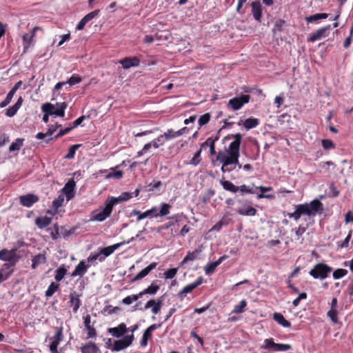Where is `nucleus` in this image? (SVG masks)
<instances>
[{
    "instance_id": "nucleus-1",
    "label": "nucleus",
    "mask_w": 353,
    "mask_h": 353,
    "mask_svg": "<svg viewBox=\"0 0 353 353\" xmlns=\"http://www.w3.org/2000/svg\"><path fill=\"white\" fill-rule=\"evenodd\" d=\"M242 136L240 133L226 136L223 139V143L232 140L228 148L225 149V155H222V172L226 170H233L236 165L241 168L242 165L239 163V148Z\"/></svg>"
},
{
    "instance_id": "nucleus-2",
    "label": "nucleus",
    "mask_w": 353,
    "mask_h": 353,
    "mask_svg": "<svg viewBox=\"0 0 353 353\" xmlns=\"http://www.w3.org/2000/svg\"><path fill=\"white\" fill-rule=\"evenodd\" d=\"M323 211V204L318 200L314 199L309 203L299 204L295 205V211L292 213H288L290 218L298 221L301 215H307L309 217L314 216L317 213Z\"/></svg>"
},
{
    "instance_id": "nucleus-3",
    "label": "nucleus",
    "mask_w": 353,
    "mask_h": 353,
    "mask_svg": "<svg viewBox=\"0 0 353 353\" xmlns=\"http://www.w3.org/2000/svg\"><path fill=\"white\" fill-rule=\"evenodd\" d=\"M138 328H139V325H137V324H135L133 326L128 328V331L132 332L131 334L125 335L122 339L114 341L112 345H111V342H112L111 339H109L107 343V344H109V345H110L109 348L112 352H119V351L123 350L127 348L128 347L130 346L134 340V336L133 333L137 330H138Z\"/></svg>"
},
{
    "instance_id": "nucleus-4",
    "label": "nucleus",
    "mask_w": 353,
    "mask_h": 353,
    "mask_svg": "<svg viewBox=\"0 0 353 353\" xmlns=\"http://www.w3.org/2000/svg\"><path fill=\"white\" fill-rule=\"evenodd\" d=\"M332 271L331 267L325 263H320L315 265L309 274L315 279L323 280L326 279Z\"/></svg>"
},
{
    "instance_id": "nucleus-5",
    "label": "nucleus",
    "mask_w": 353,
    "mask_h": 353,
    "mask_svg": "<svg viewBox=\"0 0 353 353\" xmlns=\"http://www.w3.org/2000/svg\"><path fill=\"white\" fill-rule=\"evenodd\" d=\"M112 203L110 200H107L105 203V208L100 210L94 212L91 216L90 219L92 221L102 222L109 217L112 212L113 208Z\"/></svg>"
},
{
    "instance_id": "nucleus-6",
    "label": "nucleus",
    "mask_w": 353,
    "mask_h": 353,
    "mask_svg": "<svg viewBox=\"0 0 353 353\" xmlns=\"http://www.w3.org/2000/svg\"><path fill=\"white\" fill-rule=\"evenodd\" d=\"M261 347L276 352H286L292 348L288 344L276 343L272 339H265Z\"/></svg>"
},
{
    "instance_id": "nucleus-7",
    "label": "nucleus",
    "mask_w": 353,
    "mask_h": 353,
    "mask_svg": "<svg viewBox=\"0 0 353 353\" xmlns=\"http://www.w3.org/2000/svg\"><path fill=\"white\" fill-rule=\"evenodd\" d=\"M63 339V327H56L54 335L49 338L50 341L49 347L51 353H58L57 347Z\"/></svg>"
},
{
    "instance_id": "nucleus-8",
    "label": "nucleus",
    "mask_w": 353,
    "mask_h": 353,
    "mask_svg": "<svg viewBox=\"0 0 353 353\" xmlns=\"http://www.w3.org/2000/svg\"><path fill=\"white\" fill-rule=\"evenodd\" d=\"M19 257L17 255V251L14 249L8 250L7 249H3L0 250V260L3 261L8 262V264L14 266L17 262Z\"/></svg>"
},
{
    "instance_id": "nucleus-9",
    "label": "nucleus",
    "mask_w": 353,
    "mask_h": 353,
    "mask_svg": "<svg viewBox=\"0 0 353 353\" xmlns=\"http://www.w3.org/2000/svg\"><path fill=\"white\" fill-rule=\"evenodd\" d=\"M250 101V96L248 94H243L240 97H236L231 99L228 102V106L234 110H237L241 107L248 103Z\"/></svg>"
},
{
    "instance_id": "nucleus-10",
    "label": "nucleus",
    "mask_w": 353,
    "mask_h": 353,
    "mask_svg": "<svg viewBox=\"0 0 353 353\" xmlns=\"http://www.w3.org/2000/svg\"><path fill=\"white\" fill-rule=\"evenodd\" d=\"M330 30V25H327L325 27L319 28L316 32L310 34V36L307 39V41L310 42H314L315 41L321 39L322 38H325L328 36Z\"/></svg>"
},
{
    "instance_id": "nucleus-11",
    "label": "nucleus",
    "mask_w": 353,
    "mask_h": 353,
    "mask_svg": "<svg viewBox=\"0 0 353 353\" xmlns=\"http://www.w3.org/2000/svg\"><path fill=\"white\" fill-rule=\"evenodd\" d=\"M128 332V329L124 323H121L117 327H110L108 329V332L111 336L115 338H121L125 336V334Z\"/></svg>"
},
{
    "instance_id": "nucleus-12",
    "label": "nucleus",
    "mask_w": 353,
    "mask_h": 353,
    "mask_svg": "<svg viewBox=\"0 0 353 353\" xmlns=\"http://www.w3.org/2000/svg\"><path fill=\"white\" fill-rule=\"evenodd\" d=\"M75 182L73 179L69 180L64 187L62 188L61 192L63 196H65L67 201L71 200L75 195Z\"/></svg>"
},
{
    "instance_id": "nucleus-13",
    "label": "nucleus",
    "mask_w": 353,
    "mask_h": 353,
    "mask_svg": "<svg viewBox=\"0 0 353 353\" xmlns=\"http://www.w3.org/2000/svg\"><path fill=\"white\" fill-rule=\"evenodd\" d=\"M41 28L35 26L30 32L26 33L23 35V51L25 52L29 48L31 44L34 43V37L37 30H40Z\"/></svg>"
},
{
    "instance_id": "nucleus-14",
    "label": "nucleus",
    "mask_w": 353,
    "mask_h": 353,
    "mask_svg": "<svg viewBox=\"0 0 353 353\" xmlns=\"http://www.w3.org/2000/svg\"><path fill=\"white\" fill-rule=\"evenodd\" d=\"M20 203L22 205L30 208L34 203L39 201V197L32 194H28L26 195L21 196L19 197Z\"/></svg>"
},
{
    "instance_id": "nucleus-15",
    "label": "nucleus",
    "mask_w": 353,
    "mask_h": 353,
    "mask_svg": "<svg viewBox=\"0 0 353 353\" xmlns=\"http://www.w3.org/2000/svg\"><path fill=\"white\" fill-rule=\"evenodd\" d=\"M83 323L85 327V329L88 331V339L94 338L97 336V331L95 328L93 327V325H91V316L90 314H87L83 316Z\"/></svg>"
},
{
    "instance_id": "nucleus-16",
    "label": "nucleus",
    "mask_w": 353,
    "mask_h": 353,
    "mask_svg": "<svg viewBox=\"0 0 353 353\" xmlns=\"http://www.w3.org/2000/svg\"><path fill=\"white\" fill-rule=\"evenodd\" d=\"M157 212V208L156 207H153L150 210H148L144 212H141L139 210H133L132 211V214L134 216H137V220L138 221L145 219L147 217H152L154 216V214Z\"/></svg>"
},
{
    "instance_id": "nucleus-17",
    "label": "nucleus",
    "mask_w": 353,
    "mask_h": 353,
    "mask_svg": "<svg viewBox=\"0 0 353 353\" xmlns=\"http://www.w3.org/2000/svg\"><path fill=\"white\" fill-rule=\"evenodd\" d=\"M125 244V241L120 242L112 245H110L101 249L99 251L101 256H104V259L111 255L117 249L120 248L121 245Z\"/></svg>"
},
{
    "instance_id": "nucleus-18",
    "label": "nucleus",
    "mask_w": 353,
    "mask_h": 353,
    "mask_svg": "<svg viewBox=\"0 0 353 353\" xmlns=\"http://www.w3.org/2000/svg\"><path fill=\"white\" fill-rule=\"evenodd\" d=\"M157 265V263H152L148 266L143 269L140 272H139L131 281V282H134L138 280H141L143 278L145 277L152 270L156 268Z\"/></svg>"
},
{
    "instance_id": "nucleus-19",
    "label": "nucleus",
    "mask_w": 353,
    "mask_h": 353,
    "mask_svg": "<svg viewBox=\"0 0 353 353\" xmlns=\"http://www.w3.org/2000/svg\"><path fill=\"white\" fill-rule=\"evenodd\" d=\"M88 268L89 265L85 264L84 261H81L75 267L74 271L72 272L71 276H83L87 272Z\"/></svg>"
},
{
    "instance_id": "nucleus-20",
    "label": "nucleus",
    "mask_w": 353,
    "mask_h": 353,
    "mask_svg": "<svg viewBox=\"0 0 353 353\" xmlns=\"http://www.w3.org/2000/svg\"><path fill=\"white\" fill-rule=\"evenodd\" d=\"M119 63L122 65L124 69H129L131 67L138 66L139 65L140 61L137 57H126L120 60Z\"/></svg>"
},
{
    "instance_id": "nucleus-21",
    "label": "nucleus",
    "mask_w": 353,
    "mask_h": 353,
    "mask_svg": "<svg viewBox=\"0 0 353 353\" xmlns=\"http://www.w3.org/2000/svg\"><path fill=\"white\" fill-rule=\"evenodd\" d=\"M162 307V301L158 300L156 301L154 299H150L145 305V308L148 309L152 307V312L154 314H158Z\"/></svg>"
},
{
    "instance_id": "nucleus-22",
    "label": "nucleus",
    "mask_w": 353,
    "mask_h": 353,
    "mask_svg": "<svg viewBox=\"0 0 353 353\" xmlns=\"http://www.w3.org/2000/svg\"><path fill=\"white\" fill-rule=\"evenodd\" d=\"M203 279L202 277H199L194 282L187 285L185 286L183 290L180 292L179 295L182 296L183 294H185L191 292L193 290L197 288L203 283Z\"/></svg>"
},
{
    "instance_id": "nucleus-23",
    "label": "nucleus",
    "mask_w": 353,
    "mask_h": 353,
    "mask_svg": "<svg viewBox=\"0 0 353 353\" xmlns=\"http://www.w3.org/2000/svg\"><path fill=\"white\" fill-rule=\"evenodd\" d=\"M70 303L73 312L76 313L81 304L79 296L76 292L70 294Z\"/></svg>"
},
{
    "instance_id": "nucleus-24",
    "label": "nucleus",
    "mask_w": 353,
    "mask_h": 353,
    "mask_svg": "<svg viewBox=\"0 0 353 353\" xmlns=\"http://www.w3.org/2000/svg\"><path fill=\"white\" fill-rule=\"evenodd\" d=\"M252 13L254 19L260 21L262 14L261 4L259 1H254L252 3Z\"/></svg>"
},
{
    "instance_id": "nucleus-25",
    "label": "nucleus",
    "mask_w": 353,
    "mask_h": 353,
    "mask_svg": "<svg viewBox=\"0 0 353 353\" xmlns=\"http://www.w3.org/2000/svg\"><path fill=\"white\" fill-rule=\"evenodd\" d=\"M237 212L243 216H254L256 210L252 206L244 205L237 209Z\"/></svg>"
},
{
    "instance_id": "nucleus-26",
    "label": "nucleus",
    "mask_w": 353,
    "mask_h": 353,
    "mask_svg": "<svg viewBox=\"0 0 353 353\" xmlns=\"http://www.w3.org/2000/svg\"><path fill=\"white\" fill-rule=\"evenodd\" d=\"M132 197V194L130 192H123L118 197H110L109 199L110 201L112 203L113 205L117 204L119 202L126 201L130 200Z\"/></svg>"
},
{
    "instance_id": "nucleus-27",
    "label": "nucleus",
    "mask_w": 353,
    "mask_h": 353,
    "mask_svg": "<svg viewBox=\"0 0 353 353\" xmlns=\"http://www.w3.org/2000/svg\"><path fill=\"white\" fill-rule=\"evenodd\" d=\"M22 103H23V99L21 97H20L18 99L16 103L14 105L10 107L7 110L6 114L9 117H12L13 116H14L17 114L18 110L21 108Z\"/></svg>"
},
{
    "instance_id": "nucleus-28",
    "label": "nucleus",
    "mask_w": 353,
    "mask_h": 353,
    "mask_svg": "<svg viewBox=\"0 0 353 353\" xmlns=\"http://www.w3.org/2000/svg\"><path fill=\"white\" fill-rule=\"evenodd\" d=\"M81 349L82 353H100L99 347L95 343L92 342L83 345Z\"/></svg>"
},
{
    "instance_id": "nucleus-29",
    "label": "nucleus",
    "mask_w": 353,
    "mask_h": 353,
    "mask_svg": "<svg viewBox=\"0 0 353 353\" xmlns=\"http://www.w3.org/2000/svg\"><path fill=\"white\" fill-rule=\"evenodd\" d=\"M52 222V219L48 216L37 217L35 220V223L40 229H43L48 226Z\"/></svg>"
},
{
    "instance_id": "nucleus-30",
    "label": "nucleus",
    "mask_w": 353,
    "mask_h": 353,
    "mask_svg": "<svg viewBox=\"0 0 353 353\" xmlns=\"http://www.w3.org/2000/svg\"><path fill=\"white\" fill-rule=\"evenodd\" d=\"M12 270H10L9 264H3L2 268L0 270V283L6 280L12 273Z\"/></svg>"
},
{
    "instance_id": "nucleus-31",
    "label": "nucleus",
    "mask_w": 353,
    "mask_h": 353,
    "mask_svg": "<svg viewBox=\"0 0 353 353\" xmlns=\"http://www.w3.org/2000/svg\"><path fill=\"white\" fill-rule=\"evenodd\" d=\"M32 268L35 269L39 265L44 264L46 262V257L44 254H39L32 259Z\"/></svg>"
},
{
    "instance_id": "nucleus-32",
    "label": "nucleus",
    "mask_w": 353,
    "mask_h": 353,
    "mask_svg": "<svg viewBox=\"0 0 353 353\" xmlns=\"http://www.w3.org/2000/svg\"><path fill=\"white\" fill-rule=\"evenodd\" d=\"M259 124V121L258 119L250 117L244 121L243 125L247 130H249L256 128Z\"/></svg>"
},
{
    "instance_id": "nucleus-33",
    "label": "nucleus",
    "mask_w": 353,
    "mask_h": 353,
    "mask_svg": "<svg viewBox=\"0 0 353 353\" xmlns=\"http://www.w3.org/2000/svg\"><path fill=\"white\" fill-rule=\"evenodd\" d=\"M273 319L275 321H276L279 324L282 325L284 327H290V323L287 321L283 315L281 313H274L273 315Z\"/></svg>"
},
{
    "instance_id": "nucleus-34",
    "label": "nucleus",
    "mask_w": 353,
    "mask_h": 353,
    "mask_svg": "<svg viewBox=\"0 0 353 353\" xmlns=\"http://www.w3.org/2000/svg\"><path fill=\"white\" fill-rule=\"evenodd\" d=\"M55 106V109H54V114L59 117H64L65 110L67 107V105L65 102L63 103H57Z\"/></svg>"
},
{
    "instance_id": "nucleus-35",
    "label": "nucleus",
    "mask_w": 353,
    "mask_h": 353,
    "mask_svg": "<svg viewBox=\"0 0 353 353\" xmlns=\"http://www.w3.org/2000/svg\"><path fill=\"white\" fill-rule=\"evenodd\" d=\"M201 250H195L193 252H188L187 255L184 257L181 261V264H185L188 261H192L196 259L200 254Z\"/></svg>"
},
{
    "instance_id": "nucleus-36",
    "label": "nucleus",
    "mask_w": 353,
    "mask_h": 353,
    "mask_svg": "<svg viewBox=\"0 0 353 353\" xmlns=\"http://www.w3.org/2000/svg\"><path fill=\"white\" fill-rule=\"evenodd\" d=\"M328 17V14L326 13H317L313 15H310L305 18L307 23H314L321 19H325Z\"/></svg>"
},
{
    "instance_id": "nucleus-37",
    "label": "nucleus",
    "mask_w": 353,
    "mask_h": 353,
    "mask_svg": "<svg viewBox=\"0 0 353 353\" xmlns=\"http://www.w3.org/2000/svg\"><path fill=\"white\" fill-rule=\"evenodd\" d=\"M24 141V139L22 138H18L15 140L14 142L12 143L11 145L9 147V151L10 152H14V151H19L21 148L23 146Z\"/></svg>"
},
{
    "instance_id": "nucleus-38",
    "label": "nucleus",
    "mask_w": 353,
    "mask_h": 353,
    "mask_svg": "<svg viewBox=\"0 0 353 353\" xmlns=\"http://www.w3.org/2000/svg\"><path fill=\"white\" fill-rule=\"evenodd\" d=\"M171 208V205L168 203H163L161 205V208L159 213H155L154 214V217H157L158 216H164L168 215L170 213V210Z\"/></svg>"
},
{
    "instance_id": "nucleus-39",
    "label": "nucleus",
    "mask_w": 353,
    "mask_h": 353,
    "mask_svg": "<svg viewBox=\"0 0 353 353\" xmlns=\"http://www.w3.org/2000/svg\"><path fill=\"white\" fill-rule=\"evenodd\" d=\"M220 262H221V258L219 259L216 261L212 262V263L207 264L204 268L205 274L209 275V274H211L212 272H214V271L215 270L216 267L219 265Z\"/></svg>"
},
{
    "instance_id": "nucleus-40",
    "label": "nucleus",
    "mask_w": 353,
    "mask_h": 353,
    "mask_svg": "<svg viewBox=\"0 0 353 353\" xmlns=\"http://www.w3.org/2000/svg\"><path fill=\"white\" fill-rule=\"evenodd\" d=\"M217 139H218V138H216L214 140L211 138L208 139L205 141V142L201 145V148H203L205 146H209L210 154L211 155L215 154L216 152H215V148H214V141L217 140Z\"/></svg>"
},
{
    "instance_id": "nucleus-41",
    "label": "nucleus",
    "mask_w": 353,
    "mask_h": 353,
    "mask_svg": "<svg viewBox=\"0 0 353 353\" xmlns=\"http://www.w3.org/2000/svg\"><path fill=\"white\" fill-rule=\"evenodd\" d=\"M162 135L165 138V141H168L170 139L180 137V132H176L172 129H169Z\"/></svg>"
},
{
    "instance_id": "nucleus-42",
    "label": "nucleus",
    "mask_w": 353,
    "mask_h": 353,
    "mask_svg": "<svg viewBox=\"0 0 353 353\" xmlns=\"http://www.w3.org/2000/svg\"><path fill=\"white\" fill-rule=\"evenodd\" d=\"M67 273V269L63 266L59 267L56 270V274L54 276V279L57 281H61L65 276Z\"/></svg>"
},
{
    "instance_id": "nucleus-43",
    "label": "nucleus",
    "mask_w": 353,
    "mask_h": 353,
    "mask_svg": "<svg viewBox=\"0 0 353 353\" xmlns=\"http://www.w3.org/2000/svg\"><path fill=\"white\" fill-rule=\"evenodd\" d=\"M247 305L245 300H242L238 305H236L232 312L234 314H241Z\"/></svg>"
},
{
    "instance_id": "nucleus-44",
    "label": "nucleus",
    "mask_w": 353,
    "mask_h": 353,
    "mask_svg": "<svg viewBox=\"0 0 353 353\" xmlns=\"http://www.w3.org/2000/svg\"><path fill=\"white\" fill-rule=\"evenodd\" d=\"M222 186L225 190L232 192H236L239 190V187L235 186L230 181H222Z\"/></svg>"
},
{
    "instance_id": "nucleus-45",
    "label": "nucleus",
    "mask_w": 353,
    "mask_h": 353,
    "mask_svg": "<svg viewBox=\"0 0 353 353\" xmlns=\"http://www.w3.org/2000/svg\"><path fill=\"white\" fill-rule=\"evenodd\" d=\"M59 285L56 284L55 283L52 282L50 283V285L48 286L47 290L46 291V296L47 297L52 296L55 292L58 290Z\"/></svg>"
},
{
    "instance_id": "nucleus-46",
    "label": "nucleus",
    "mask_w": 353,
    "mask_h": 353,
    "mask_svg": "<svg viewBox=\"0 0 353 353\" xmlns=\"http://www.w3.org/2000/svg\"><path fill=\"white\" fill-rule=\"evenodd\" d=\"M165 139L162 134L159 135L157 138L152 141V147L158 148L161 145H164Z\"/></svg>"
},
{
    "instance_id": "nucleus-47",
    "label": "nucleus",
    "mask_w": 353,
    "mask_h": 353,
    "mask_svg": "<svg viewBox=\"0 0 353 353\" xmlns=\"http://www.w3.org/2000/svg\"><path fill=\"white\" fill-rule=\"evenodd\" d=\"M64 201L63 194H60L59 196L52 201V208L57 211L58 208H60Z\"/></svg>"
},
{
    "instance_id": "nucleus-48",
    "label": "nucleus",
    "mask_w": 353,
    "mask_h": 353,
    "mask_svg": "<svg viewBox=\"0 0 353 353\" xmlns=\"http://www.w3.org/2000/svg\"><path fill=\"white\" fill-rule=\"evenodd\" d=\"M159 290V286L154 283H152L146 289L144 290V292H147L148 294L154 295Z\"/></svg>"
},
{
    "instance_id": "nucleus-49",
    "label": "nucleus",
    "mask_w": 353,
    "mask_h": 353,
    "mask_svg": "<svg viewBox=\"0 0 353 353\" xmlns=\"http://www.w3.org/2000/svg\"><path fill=\"white\" fill-rule=\"evenodd\" d=\"M322 147L325 150H332L335 148V144L330 139H323L321 141Z\"/></svg>"
},
{
    "instance_id": "nucleus-50",
    "label": "nucleus",
    "mask_w": 353,
    "mask_h": 353,
    "mask_svg": "<svg viewBox=\"0 0 353 353\" xmlns=\"http://www.w3.org/2000/svg\"><path fill=\"white\" fill-rule=\"evenodd\" d=\"M201 150H202L201 148L199 150H198L194 154V157L192 158V159L190 161V164L193 165H197L198 164H199V163L201 161Z\"/></svg>"
},
{
    "instance_id": "nucleus-51",
    "label": "nucleus",
    "mask_w": 353,
    "mask_h": 353,
    "mask_svg": "<svg viewBox=\"0 0 353 353\" xmlns=\"http://www.w3.org/2000/svg\"><path fill=\"white\" fill-rule=\"evenodd\" d=\"M80 147V145H72L70 147L68 154L65 155V158L68 159H73L77 150Z\"/></svg>"
},
{
    "instance_id": "nucleus-52",
    "label": "nucleus",
    "mask_w": 353,
    "mask_h": 353,
    "mask_svg": "<svg viewBox=\"0 0 353 353\" xmlns=\"http://www.w3.org/2000/svg\"><path fill=\"white\" fill-rule=\"evenodd\" d=\"M151 337L152 334L145 330L143 334L142 339L140 341L141 346L145 347L148 345V339Z\"/></svg>"
},
{
    "instance_id": "nucleus-53",
    "label": "nucleus",
    "mask_w": 353,
    "mask_h": 353,
    "mask_svg": "<svg viewBox=\"0 0 353 353\" xmlns=\"http://www.w3.org/2000/svg\"><path fill=\"white\" fill-rule=\"evenodd\" d=\"M14 94L15 93H14L12 91L10 90L8 93L6 99L0 103V108H4V107L7 106L12 101V99L13 96L14 95Z\"/></svg>"
},
{
    "instance_id": "nucleus-54",
    "label": "nucleus",
    "mask_w": 353,
    "mask_h": 353,
    "mask_svg": "<svg viewBox=\"0 0 353 353\" xmlns=\"http://www.w3.org/2000/svg\"><path fill=\"white\" fill-rule=\"evenodd\" d=\"M42 111L46 112L48 114H54V109H55V106L51 103H44L42 105Z\"/></svg>"
},
{
    "instance_id": "nucleus-55",
    "label": "nucleus",
    "mask_w": 353,
    "mask_h": 353,
    "mask_svg": "<svg viewBox=\"0 0 353 353\" xmlns=\"http://www.w3.org/2000/svg\"><path fill=\"white\" fill-rule=\"evenodd\" d=\"M347 274V271L345 269H337L333 272V278L339 279Z\"/></svg>"
},
{
    "instance_id": "nucleus-56",
    "label": "nucleus",
    "mask_w": 353,
    "mask_h": 353,
    "mask_svg": "<svg viewBox=\"0 0 353 353\" xmlns=\"http://www.w3.org/2000/svg\"><path fill=\"white\" fill-rule=\"evenodd\" d=\"M177 273V268H170L166 270L164 273V277L166 279H171L175 276Z\"/></svg>"
},
{
    "instance_id": "nucleus-57",
    "label": "nucleus",
    "mask_w": 353,
    "mask_h": 353,
    "mask_svg": "<svg viewBox=\"0 0 353 353\" xmlns=\"http://www.w3.org/2000/svg\"><path fill=\"white\" fill-rule=\"evenodd\" d=\"M112 172H109L106 175V179L115 178V179H121L123 176V172L121 170L114 171L113 168H111Z\"/></svg>"
},
{
    "instance_id": "nucleus-58",
    "label": "nucleus",
    "mask_w": 353,
    "mask_h": 353,
    "mask_svg": "<svg viewBox=\"0 0 353 353\" xmlns=\"http://www.w3.org/2000/svg\"><path fill=\"white\" fill-rule=\"evenodd\" d=\"M95 260H99V261H103L104 260V256H101L100 252L95 253L94 254H90L88 258V262H92Z\"/></svg>"
},
{
    "instance_id": "nucleus-59",
    "label": "nucleus",
    "mask_w": 353,
    "mask_h": 353,
    "mask_svg": "<svg viewBox=\"0 0 353 353\" xmlns=\"http://www.w3.org/2000/svg\"><path fill=\"white\" fill-rule=\"evenodd\" d=\"M81 81V77H79L77 74H73L67 81L66 83H68L70 85H74L77 83H79Z\"/></svg>"
},
{
    "instance_id": "nucleus-60",
    "label": "nucleus",
    "mask_w": 353,
    "mask_h": 353,
    "mask_svg": "<svg viewBox=\"0 0 353 353\" xmlns=\"http://www.w3.org/2000/svg\"><path fill=\"white\" fill-rule=\"evenodd\" d=\"M307 226L305 227L302 225H300L298 228L294 229L295 234L297 237V239H299L302 235L305 232Z\"/></svg>"
},
{
    "instance_id": "nucleus-61",
    "label": "nucleus",
    "mask_w": 353,
    "mask_h": 353,
    "mask_svg": "<svg viewBox=\"0 0 353 353\" xmlns=\"http://www.w3.org/2000/svg\"><path fill=\"white\" fill-rule=\"evenodd\" d=\"M210 116L208 113H206L200 117L199 119L198 123L199 126H202L206 123H208L210 121Z\"/></svg>"
},
{
    "instance_id": "nucleus-62",
    "label": "nucleus",
    "mask_w": 353,
    "mask_h": 353,
    "mask_svg": "<svg viewBox=\"0 0 353 353\" xmlns=\"http://www.w3.org/2000/svg\"><path fill=\"white\" fill-rule=\"evenodd\" d=\"M327 316L334 323L337 322V310L336 308H331V310L327 312Z\"/></svg>"
},
{
    "instance_id": "nucleus-63",
    "label": "nucleus",
    "mask_w": 353,
    "mask_h": 353,
    "mask_svg": "<svg viewBox=\"0 0 353 353\" xmlns=\"http://www.w3.org/2000/svg\"><path fill=\"white\" fill-rule=\"evenodd\" d=\"M99 13V10H95L88 13V14H86L83 19H84V21L88 22V21H91L92 19H94L95 17H97Z\"/></svg>"
},
{
    "instance_id": "nucleus-64",
    "label": "nucleus",
    "mask_w": 353,
    "mask_h": 353,
    "mask_svg": "<svg viewBox=\"0 0 353 353\" xmlns=\"http://www.w3.org/2000/svg\"><path fill=\"white\" fill-rule=\"evenodd\" d=\"M136 301H137V297H136L133 294L131 296H128L125 298H124L122 300V303L125 305H130L132 302Z\"/></svg>"
}]
</instances>
